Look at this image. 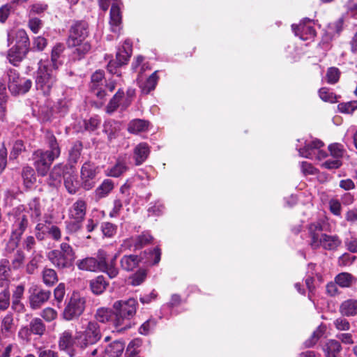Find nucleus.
I'll return each instance as SVG.
<instances>
[{
	"instance_id": "nucleus-1",
	"label": "nucleus",
	"mask_w": 357,
	"mask_h": 357,
	"mask_svg": "<svg viewBox=\"0 0 357 357\" xmlns=\"http://www.w3.org/2000/svg\"><path fill=\"white\" fill-rule=\"evenodd\" d=\"M89 33V24L83 20L75 22L69 29L67 45L75 48L73 54L77 59L84 58L91 50V43L86 40Z\"/></svg>"
},
{
	"instance_id": "nucleus-2",
	"label": "nucleus",
	"mask_w": 357,
	"mask_h": 357,
	"mask_svg": "<svg viewBox=\"0 0 357 357\" xmlns=\"http://www.w3.org/2000/svg\"><path fill=\"white\" fill-rule=\"evenodd\" d=\"M137 301L134 298L126 301H117L113 304L115 319L114 324L119 330L126 329L130 327L127 321L132 319L136 314Z\"/></svg>"
},
{
	"instance_id": "nucleus-3",
	"label": "nucleus",
	"mask_w": 357,
	"mask_h": 357,
	"mask_svg": "<svg viewBox=\"0 0 357 357\" xmlns=\"http://www.w3.org/2000/svg\"><path fill=\"white\" fill-rule=\"evenodd\" d=\"M54 70L52 67L43 65L40 62L36 73V89L45 96L50 95L52 89L56 85L57 79Z\"/></svg>"
},
{
	"instance_id": "nucleus-4",
	"label": "nucleus",
	"mask_w": 357,
	"mask_h": 357,
	"mask_svg": "<svg viewBox=\"0 0 357 357\" xmlns=\"http://www.w3.org/2000/svg\"><path fill=\"white\" fill-rule=\"evenodd\" d=\"M59 250L50 251L47 257L58 269H66L73 266L76 258L73 248L67 243H62Z\"/></svg>"
},
{
	"instance_id": "nucleus-5",
	"label": "nucleus",
	"mask_w": 357,
	"mask_h": 357,
	"mask_svg": "<svg viewBox=\"0 0 357 357\" xmlns=\"http://www.w3.org/2000/svg\"><path fill=\"white\" fill-rule=\"evenodd\" d=\"M28 225V215L26 213H18L13 216L11 234L6 247L8 252H11L18 247L22 236Z\"/></svg>"
},
{
	"instance_id": "nucleus-6",
	"label": "nucleus",
	"mask_w": 357,
	"mask_h": 357,
	"mask_svg": "<svg viewBox=\"0 0 357 357\" xmlns=\"http://www.w3.org/2000/svg\"><path fill=\"white\" fill-rule=\"evenodd\" d=\"M102 337V333L99 324L96 321H90L83 327V331L77 332L76 339L78 345L85 349L89 345L96 344Z\"/></svg>"
},
{
	"instance_id": "nucleus-7",
	"label": "nucleus",
	"mask_w": 357,
	"mask_h": 357,
	"mask_svg": "<svg viewBox=\"0 0 357 357\" xmlns=\"http://www.w3.org/2000/svg\"><path fill=\"white\" fill-rule=\"evenodd\" d=\"M8 77V88L13 96L26 93L32 86L31 79L22 77L19 72L10 68L6 72Z\"/></svg>"
},
{
	"instance_id": "nucleus-8",
	"label": "nucleus",
	"mask_w": 357,
	"mask_h": 357,
	"mask_svg": "<svg viewBox=\"0 0 357 357\" xmlns=\"http://www.w3.org/2000/svg\"><path fill=\"white\" fill-rule=\"evenodd\" d=\"M86 300L78 294H73L67 305L64 308L63 317L70 321L79 317L84 311Z\"/></svg>"
},
{
	"instance_id": "nucleus-9",
	"label": "nucleus",
	"mask_w": 357,
	"mask_h": 357,
	"mask_svg": "<svg viewBox=\"0 0 357 357\" xmlns=\"http://www.w3.org/2000/svg\"><path fill=\"white\" fill-rule=\"evenodd\" d=\"M324 146V143L319 140L314 139L310 142L305 143L303 148H298L297 150L301 157L309 159H316L321 160L326 158L328 155L327 153L321 149Z\"/></svg>"
},
{
	"instance_id": "nucleus-10",
	"label": "nucleus",
	"mask_w": 357,
	"mask_h": 357,
	"mask_svg": "<svg viewBox=\"0 0 357 357\" xmlns=\"http://www.w3.org/2000/svg\"><path fill=\"white\" fill-rule=\"evenodd\" d=\"M98 173V167L93 162H85L81 168L80 178L81 186L85 190L92 189L96 184L94 181Z\"/></svg>"
},
{
	"instance_id": "nucleus-11",
	"label": "nucleus",
	"mask_w": 357,
	"mask_h": 357,
	"mask_svg": "<svg viewBox=\"0 0 357 357\" xmlns=\"http://www.w3.org/2000/svg\"><path fill=\"white\" fill-rule=\"evenodd\" d=\"M29 303L32 310L39 309L47 302L50 296V291L45 290L36 284H33L29 289Z\"/></svg>"
},
{
	"instance_id": "nucleus-12",
	"label": "nucleus",
	"mask_w": 357,
	"mask_h": 357,
	"mask_svg": "<svg viewBox=\"0 0 357 357\" xmlns=\"http://www.w3.org/2000/svg\"><path fill=\"white\" fill-rule=\"evenodd\" d=\"M98 256L100 263L99 271L106 273L111 279L115 278L119 273V268L116 266L118 255L116 254L112 259H109L106 252L99 250Z\"/></svg>"
},
{
	"instance_id": "nucleus-13",
	"label": "nucleus",
	"mask_w": 357,
	"mask_h": 357,
	"mask_svg": "<svg viewBox=\"0 0 357 357\" xmlns=\"http://www.w3.org/2000/svg\"><path fill=\"white\" fill-rule=\"evenodd\" d=\"M56 158L43 150H37L33 153L34 166L39 174L45 176Z\"/></svg>"
},
{
	"instance_id": "nucleus-14",
	"label": "nucleus",
	"mask_w": 357,
	"mask_h": 357,
	"mask_svg": "<svg viewBox=\"0 0 357 357\" xmlns=\"http://www.w3.org/2000/svg\"><path fill=\"white\" fill-rule=\"evenodd\" d=\"M291 27L295 35L303 40H311L316 35L312 22L309 19L303 20L298 25L292 24Z\"/></svg>"
},
{
	"instance_id": "nucleus-15",
	"label": "nucleus",
	"mask_w": 357,
	"mask_h": 357,
	"mask_svg": "<svg viewBox=\"0 0 357 357\" xmlns=\"http://www.w3.org/2000/svg\"><path fill=\"white\" fill-rule=\"evenodd\" d=\"M15 40V46L19 47L22 50L29 51V38L25 30L18 29L14 33H8V45Z\"/></svg>"
},
{
	"instance_id": "nucleus-16",
	"label": "nucleus",
	"mask_w": 357,
	"mask_h": 357,
	"mask_svg": "<svg viewBox=\"0 0 357 357\" xmlns=\"http://www.w3.org/2000/svg\"><path fill=\"white\" fill-rule=\"evenodd\" d=\"M76 337L73 336V332L70 330H66L62 332L59 337L58 347L60 351H70V356L74 355L73 347L75 343Z\"/></svg>"
},
{
	"instance_id": "nucleus-17",
	"label": "nucleus",
	"mask_w": 357,
	"mask_h": 357,
	"mask_svg": "<svg viewBox=\"0 0 357 357\" xmlns=\"http://www.w3.org/2000/svg\"><path fill=\"white\" fill-rule=\"evenodd\" d=\"M309 244L312 249L320 248L321 234H322V226L319 222H313L308 226Z\"/></svg>"
},
{
	"instance_id": "nucleus-18",
	"label": "nucleus",
	"mask_w": 357,
	"mask_h": 357,
	"mask_svg": "<svg viewBox=\"0 0 357 357\" xmlns=\"http://www.w3.org/2000/svg\"><path fill=\"white\" fill-rule=\"evenodd\" d=\"M86 203L82 199H77L69 209V217L77 222H82L85 217Z\"/></svg>"
},
{
	"instance_id": "nucleus-19",
	"label": "nucleus",
	"mask_w": 357,
	"mask_h": 357,
	"mask_svg": "<svg viewBox=\"0 0 357 357\" xmlns=\"http://www.w3.org/2000/svg\"><path fill=\"white\" fill-rule=\"evenodd\" d=\"M100 258L98 252L97 258L89 257L77 261V266L81 271L96 272L100 269Z\"/></svg>"
},
{
	"instance_id": "nucleus-20",
	"label": "nucleus",
	"mask_w": 357,
	"mask_h": 357,
	"mask_svg": "<svg viewBox=\"0 0 357 357\" xmlns=\"http://www.w3.org/2000/svg\"><path fill=\"white\" fill-rule=\"evenodd\" d=\"M114 1L116 2L112 3L110 9L109 24L111 31L117 33L120 30V25L121 24V13L118 4V0Z\"/></svg>"
},
{
	"instance_id": "nucleus-21",
	"label": "nucleus",
	"mask_w": 357,
	"mask_h": 357,
	"mask_svg": "<svg viewBox=\"0 0 357 357\" xmlns=\"http://www.w3.org/2000/svg\"><path fill=\"white\" fill-rule=\"evenodd\" d=\"M63 180L64 186L66 190L71 195L75 194L81 186V184L75 174L74 169L70 170V173L64 174Z\"/></svg>"
},
{
	"instance_id": "nucleus-22",
	"label": "nucleus",
	"mask_w": 357,
	"mask_h": 357,
	"mask_svg": "<svg viewBox=\"0 0 357 357\" xmlns=\"http://www.w3.org/2000/svg\"><path fill=\"white\" fill-rule=\"evenodd\" d=\"M149 153L150 148L146 143L142 142L137 144L133 150V158L135 165H142L147 159Z\"/></svg>"
},
{
	"instance_id": "nucleus-23",
	"label": "nucleus",
	"mask_w": 357,
	"mask_h": 357,
	"mask_svg": "<svg viewBox=\"0 0 357 357\" xmlns=\"http://www.w3.org/2000/svg\"><path fill=\"white\" fill-rule=\"evenodd\" d=\"M159 77L158 76V70L153 72L146 80L138 79V84L141 89L142 93L148 94L154 90L158 83Z\"/></svg>"
},
{
	"instance_id": "nucleus-24",
	"label": "nucleus",
	"mask_w": 357,
	"mask_h": 357,
	"mask_svg": "<svg viewBox=\"0 0 357 357\" xmlns=\"http://www.w3.org/2000/svg\"><path fill=\"white\" fill-rule=\"evenodd\" d=\"M141 261L142 258L137 255H124L120 260V265L123 271L130 272L139 266Z\"/></svg>"
},
{
	"instance_id": "nucleus-25",
	"label": "nucleus",
	"mask_w": 357,
	"mask_h": 357,
	"mask_svg": "<svg viewBox=\"0 0 357 357\" xmlns=\"http://www.w3.org/2000/svg\"><path fill=\"white\" fill-rule=\"evenodd\" d=\"M344 20L343 18H339L337 20L330 23L326 31V33L324 36V40L326 42L331 40L336 36L339 35L342 30Z\"/></svg>"
},
{
	"instance_id": "nucleus-26",
	"label": "nucleus",
	"mask_w": 357,
	"mask_h": 357,
	"mask_svg": "<svg viewBox=\"0 0 357 357\" xmlns=\"http://www.w3.org/2000/svg\"><path fill=\"white\" fill-rule=\"evenodd\" d=\"M14 321L12 314H7L1 320L0 333L3 337H8L14 333Z\"/></svg>"
},
{
	"instance_id": "nucleus-27",
	"label": "nucleus",
	"mask_w": 357,
	"mask_h": 357,
	"mask_svg": "<svg viewBox=\"0 0 357 357\" xmlns=\"http://www.w3.org/2000/svg\"><path fill=\"white\" fill-rule=\"evenodd\" d=\"M10 267V262L6 259L0 261V286L3 288L9 289V277Z\"/></svg>"
},
{
	"instance_id": "nucleus-28",
	"label": "nucleus",
	"mask_w": 357,
	"mask_h": 357,
	"mask_svg": "<svg viewBox=\"0 0 357 357\" xmlns=\"http://www.w3.org/2000/svg\"><path fill=\"white\" fill-rule=\"evenodd\" d=\"M28 52L14 45L8 50L7 58L11 64L18 66L26 56Z\"/></svg>"
},
{
	"instance_id": "nucleus-29",
	"label": "nucleus",
	"mask_w": 357,
	"mask_h": 357,
	"mask_svg": "<svg viewBox=\"0 0 357 357\" xmlns=\"http://www.w3.org/2000/svg\"><path fill=\"white\" fill-rule=\"evenodd\" d=\"M132 54V45L128 40H126L121 48L116 53V59L118 66L126 64Z\"/></svg>"
},
{
	"instance_id": "nucleus-30",
	"label": "nucleus",
	"mask_w": 357,
	"mask_h": 357,
	"mask_svg": "<svg viewBox=\"0 0 357 357\" xmlns=\"http://www.w3.org/2000/svg\"><path fill=\"white\" fill-rule=\"evenodd\" d=\"M320 247L325 250H335L341 244V241L337 236H331L326 234H321Z\"/></svg>"
},
{
	"instance_id": "nucleus-31",
	"label": "nucleus",
	"mask_w": 357,
	"mask_h": 357,
	"mask_svg": "<svg viewBox=\"0 0 357 357\" xmlns=\"http://www.w3.org/2000/svg\"><path fill=\"white\" fill-rule=\"evenodd\" d=\"M114 182L110 179H105L95 190L94 197L96 201L107 197L114 188Z\"/></svg>"
},
{
	"instance_id": "nucleus-32",
	"label": "nucleus",
	"mask_w": 357,
	"mask_h": 357,
	"mask_svg": "<svg viewBox=\"0 0 357 357\" xmlns=\"http://www.w3.org/2000/svg\"><path fill=\"white\" fill-rule=\"evenodd\" d=\"M128 169L125 157H119L116 164L111 167L107 175L112 177H119Z\"/></svg>"
},
{
	"instance_id": "nucleus-33",
	"label": "nucleus",
	"mask_w": 357,
	"mask_h": 357,
	"mask_svg": "<svg viewBox=\"0 0 357 357\" xmlns=\"http://www.w3.org/2000/svg\"><path fill=\"white\" fill-rule=\"evenodd\" d=\"M340 312L343 316L353 317L357 314V300L348 299L342 303Z\"/></svg>"
},
{
	"instance_id": "nucleus-34",
	"label": "nucleus",
	"mask_w": 357,
	"mask_h": 357,
	"mask_svg": "<svg viewBox=\"0 0 357 357\" xmlns=\"http://www.w3.org/2000/svg\"><path fill=\"white\" fill-rule=\"evenodd\" d=\"M108 285L109 283L102 275H98L90 281V289L96 295L103 293Z\"/></svg>"
},
{
	"instance_id": "nucleus-35",
	"label": "nucleus",
	"mask_w": 357,
	"mask_h": 357,
	"mask_svg": "<svg viewBox=\"0 0 357 357\" xmlns=\"http://www.w3.org/2000/svg\"><path fill=\"white\" fill-rule=\"evenodd\" d=\"M45 139L50 149L45 151L55 158H57L60 155L61 151L55 136L52 132L47 131L45 133Z\"/></svg>"
},
{
	"instance_id": "nucleus-36",
	"label": "nucleus",
	"mask_w": 357,
	"mask_h": 357,
	"mask_svg": "<svg viewBox=\"0 0 357 357\" xmlns=\"http://www.w3.org/2000/svg\"><path fill=\"white\" fill-rule=\"evenodd\" d=\"M124 347V344L122 342L114 341L105 348L104 357H120Z\"/></svg>"
},
{
	"instance_id": "nucleus-37",
	"label": "nucleus",
	"mask_w": 357,
	"mask_h": 357,
	"mask_svg": "<svg viewBox=\"0 0 357 357\" xmlns=\"http://www.w3.org/2000/svg\"><path fill=\"white\" fill-rule=\"evenodd\" d=\"M356 281V278L347 272L340 273L335 278V283L342 288L350 287Z\"/></svg>"
},
{
	"instance_id": "nucleus-38",
	"label": "nucleus",
	"mask_w": 357,
	"mask_h": 357,
	"mask_svg": "<svg viewBox=\"0 0 357 357\" xmlns=\"http://www.w3.org/2000/svg\"><path fill=\"white\" fill-rule=\"evenodd\" d=\"M149 122L142 119H134L128 126V130L130 133L137 134L148 129Z\"/></svg>"
},
{
	"instance_id": "nucleus-39",
	"label": "nucleus",
	"mask_w": 357,
	"mask_h": 357,
	"mask_svg": "<svg viewBox=\"0 0 357 357\" xmlns=\"http://www.w3.org/2000/svg\"><path fill=\"white\" fill-rule=\"evenodd\" d=\"M24 185L26 188H30L36 181L34 169L29 166L24 167L22 172Z\"/></svg>"
},
{
	"instance_id": "nucleus-40",
	"label": "nucleus",
	"mask_w": 357,
	"mask_h": 357,
	"mask_svg": "<svg viewBox=\"0 0 357 357\" xmlns=\"http://www.w3.org/2000/svg\"><path fill=\"white\" fill-rule=\"evenodd\" d=\"M82 149V146L81 143H76L71 148L69 153V165H70V170L74 169V165H75L79 158H80L81 151Z\"/></svg>"
},
{
	"instance_id": "nucleus-41",
	"label": "nucleus",
	"mask_w": 357,
	"mask_h": 357,
	"mask_svg": "<svg viewBox=\"0 0 357 357\" xmlns=\"http://www.w3.org/2000/svg\"><path fill=\"white\" fill-rule=\"evenodd\" d=\"M29 328L33 334L42 336L45 332L46 327L40 318H34L29 324Z\"/></svg>"
},
{
	"instance_id": "nucleus-42",
	"label": "nucleus",
	"mask_w": 357,
	"mask_h": 357,
	"mask_svg": "<svg viewBox=\"0 0 357 357\" xmlns=\"http://www.w3.org/2000/svg\"><path fill=\"white\" fill-rule=\"evenodd\" d=\"M124 96V92L121 89H119L113 98L110 100L107 106V112L112 113L120 105V102Z\"/></svg>"
},
{
	"instance_id": "nucleus-43",
	"label": "nucleus",
	"mask_w": 357,
	"mask_h": 357,
	"mask_svg": "<svg viewBox=\"0 0 357 357\" xmlns=\"http://www.w3.org/2000/svg\"><path fill=\"white\" fill-rule=\"evenodd\" d=\"M43 282L47 286H52L58 281L57 274L52 268H45L43 271Z\"/></svg>"
},
{
	"instance_id": "nucleus-44",
	"label": "nucleus",
	"mask_w": 357,
	"mask_h": 357,
	"mask_svg": "<svg viewBox=\"0 0 357 357\" xmlns=\"http://www.w3.org/2000/svg\"><path fill=\"white\" fill-rule=\"evenodd\" d=\"M112 315V312L111 310L105 307H100L97 310L95 318L96 321L99 322L105 323L111 319Z\"/></svg>"
},
{
	"instance_id": "nucleus-45",
	"label": "nucleus",
	"mask_w": 357,
	"mask_h": 357,
	"mask_svg": "<svg viewBox=\"0 0 357 357\" xmlns=\"http://www.w3.org/2000/svg\"><path fill=\"white\" fill-rule=\"evenodd\" d=\"M152 236L149 232H142L140 235L136 236V249H141L150 243L153 240Z\"/></svg>"
},
{
	"instance_id": "nucleus-46",
	"label": "nucleus",
	"mask_w": 357,
	"mask_h": 357,
	"mask_svg": "<svg viewBox=\"0 0 357 357\" xmlns=\"http://www.w3.org/2000/svg\"><path fill=\"white\" fill-rule=\"evenodd\" d=\"M325 327L319 326L312 333L310 338L305 342L307 347H312L325 333Z\"/></svg>"
},
{
	"instance_id": "nucleus-47",
	"label": "nucleus",
	"mask_w": 357,
	"mask_h": 357,
	"mask_svg": "<svg viewBox=\"0 0 357 357\" xmlns=\"http://www.w3.org/2000/svg\"><path fill=\"white\" fill-rule=\"evenodd\" d=\"M328 151L331 155L337 159L340 160L344 154L345 149L342 144L339 143L331 144L328 146Z\"/></svg>"
},
{
	"instance_id": "nucleus-48",
	"label": "nucleus",
	"mask_w": 357,
	"mask_h": 357,
	"mask_svg": "<svg viewBox=\"0 0 357 357\" xmlns=\"http://www.w3.org/2000/svg\"><path fill=\"white\" fill-rule=\"evenodd\" d=\"M344 245L347 249L353 253H357V237L354 233L349 232L344 239Z\"/></svg>"
},
{
	"instance_id": "nucleus-49",
	"label": "nucleus",
	"mask_w": 357,
	"mask_h": 357,
	"mask_svg": "<svg viewBox=\"0 0 357 357\" xmlns=\"http://www.w3.org/2000/svg\"><path fill=\"white\" fill-rule=\"evenodd\" d=\"M25 260V255L21 250H17L15 253L11 261V266L13 269H19L21 268Z\"/></svg>"
},
{
	"instance_id": "nucleus-50",
	"label": "nucleus",
	"mask_w": 357,
	"mask_h": 357,
	"mask_svg": "<svg viewBox=\"0 0 357 357\" xmlns=\"http://www.w3.org/2000/svg\"><path fill=\"white\" fill-rule=\"evenodd\" d=\"M10 294L9 289L3 288L0 292V310H7L10 305Z\"/></svg>"
},
{
	"instance_id": "nucleus-51",
	"label": "nucleus",
	"mask_w": 357,
	"mask_h": 357,
	"mask_svg": "<svg viewBox=\"0 0 357 357\" xmlns=\"http://www.w3.org/2000/svg\"><path fill=\"white\" fill-rule=\"evenodd\" d=\"M15 8L12 4L5 3L0 7V23H5Z\"/></svg>"
},
{
	"instance_id": "nucleus-52",
	"label": "nucleus",
	"mask_w": 357,
	"mask_h": 357,
	"mask_svg": "<svg viewBox=\"0 0 357 357\" xmlns=\"http://www.w3.org/2000/svg\"><path fill=\"white\" fill-rule=\"evenodd\" d=\"M324 349L325 353L339 354L342 349V347L337 340H329Z\"/></svg>"
},
{
	"instance_id": "nucleus-53",
	"label": "nucleus",
	"mask_w": 357,
	"mask_h": 357,
	"mask_svg": "<svg viewBox=\"0 0 357 357\" xmlns=\"http://www.w3.org/2000/svg\"><path fill=\"white\" fill-rule=\"evenodd\" d=\"M146 271L144 269H139L131 277V284L133 286H138L141 284L146 278Z\"/></svg>"
},
{
	"instance_id": "nucleus-54",
	"label": "nucleus",
	"mask_w": 357,
	"mask_h": 357,
	"mask_svg": "<svg viewBox=\"0 0 357 357\" xmlns=\"http://www.w3.org/2000/svg\"><path fill=\"white\" fill-rule=\"evenodd\" d=\"M338 109L342 113L351 114L357 109V100L340 103L338 105Z\"/></svg>"
},
{
	"instance_id": "nucleus-55",
	"label": "nucleus",
	"mask_w": 357,
	"mask_h": 357,
	"mask_svg": "<svg viewBox=\"0 0 357 357\" xmlns=\"http://www.w3.org/2000/svg\"><path fill=\"white\" fill-rule=\"evenodd\" d=\"M24 150L25 147L23 142L20 139L16 140L13 145V148L10 153V159H16L19 155Z\"/></svg>"
},
{
	"instance_id": "nucleus-56",
	"label": "nucleus",
	"mask_w": 357,
	"mask_h": 357,
	"mask_svg": "<svg viewBox=\"0 0 357 357\" xmlns=\"http://www.w3.org/2000/svg\"><path fill=\"white\" fill-rule=\"evenodd\" d=\"M116 226L111 222H103L101 225L102 232L106 237H112L116 234Z\"/></svg>"
},
{
	"instance_id": "nucleus-57",
	"label": "nucleus",
	"mask_w": 357,
	"mask_h": 357,
	"mask_svg": "<svg viewBox=\"0 0 357 357\" xmlns=\"http://www.w3.org/2000/svg\"><path fill=\"white\" fill-rule=\"evenodd\" d=\"M63 50L64 47L61 44H58L53 48L52 51L51 61L52 63V67L54 69H56L58 68L56 61L57 59L59 58L61 54L63 52Z\"/></svg>"
},
{
	"instance_id": "nucleus-58",
	"label": "nucleus",
	"mask_w": 357,
	"mask_h": 357,
	"mask_svg": "<svg viewBox=\"0 0 357 357\" xmlns=\"http://www.w3.org/2000/svg\"><path fill=\"white\" fill-rule=\"evenodd\" d=\"M333 324L338 331H347L351 327L349 321L342 317L335 319L333 321Z\"/></svg>"
},
{
	"instance_id": "nucleus-59",
	"label": "nucleus",
	"mask_w": 357,
	"mask_h": 357,
	"mask_svg": "<svg viewBox=\"0 0 357 357\" xmlns=\"http://www.w3.org/2000/svg\"><path fill=\"white\" fill-rule=\"evenodd\" d=\"M340 70L338 68L332 67L328 69L326 73L327 82L329 84L336 83L340 78Z\"/></svg>"
},
{
	"instance_id": "nucleus-60",
	"label": "nucleus",
	"mask_w": 357,
	"mask_h": 357,
	"mask_svg": "<svg viewBox=\"0 0 357 357\" xmlns=\"http://www.w3.org/2000/svg\"><path fill=\"white\" fill-rule=\"evenodd\" d=\"M319 96L321 100L326 102H334L336 100L335 95L326 87L319 89Z\"/></svg>"
},
{
	"instance_id": "nucleus-61",
	"label": "nucleus",
	"mask_w": 357,
	"mask_h": 357,
	"mask_svg": "<svg viewBox=\"0 0 357 357\" xmlns=\"http://www.w3.org/2000/svg\"><path fill=\"white\" fill-rule=\"evenodd\" d=\"M41 259L40 255H34L26 266V271L29 274H33L38 267V263Z\"/></svg>"
},
{
	"instance_id": "nucleus-62",
	"label": "nucleus",
	"mask_w": 357,
	"mask_h": 357,
	"mask_svg": "<svg viewBox=\"0 0 357 357\" xmlns=\"http://www.w3.org/2000/svg\"><path fill=\"white\" fill-rule=\"evenodd\" d=\"M329 208L331 212L337 216H340L341 215L342 211V206L341 202L337 199H331L329 202Z\"/></svg>"
},
{
	"instance_id": "nucleus-63",
	"label": "nucleus",
	"mask_w": 357,
	"mask_h": 357,
	"mask_svg": "<svg viewBox=\"0 0 357 357\" xmlns=\"http://www.w3.org/2000/svg\"><path fill=\"white\" fill-rule=\"evenodd\" d=\"M119 128L120 123L113 120L106 121L104 125L105 131L108 132L109 136L113 135Z\"/></svg>"
},
{
	"instance_id": "nucleus-64",
	"label": "nucleus",
	"mask_w": 357,
	"mask_h": 357,
	"mask_svg": "<svg viewBox=\"0 0 357 357\" xmlns=\"http://www.w3.org/2000/svg\"><path fill=\"white\" fill-rule=\"evenodd\" d=\"M37 355L38 357H59L57 351L45 347H39Z\"/></svg>"
}]
</instances>
